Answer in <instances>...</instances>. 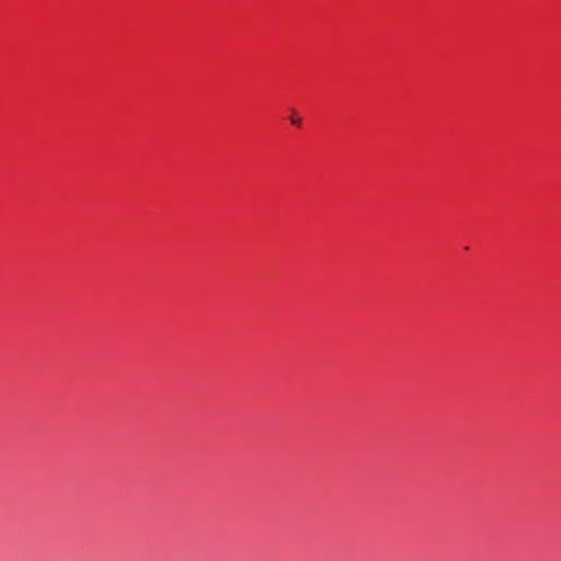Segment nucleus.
<instances>
[{
    "instance_id": "1",
    "label": "nucleus",
    "mask_w": 561,
    "mask_h": 561,
    "mask_svg": "<svg viewBox=\"0 0 561 561\" xmlns=\"http://www.w3.org/2000/svg\"><path fill=\"white\" fill-rule=\"evenodd\" d=\"M290 123L297 127L302 125V119L298 116L296 110H291Z\"/></svg>"
}]
</instances>
